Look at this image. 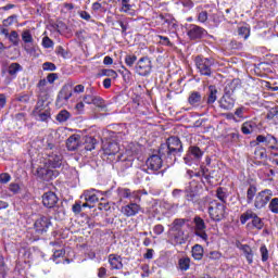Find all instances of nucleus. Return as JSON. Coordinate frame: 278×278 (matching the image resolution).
Returning <instances> with one entry per match:
<instances>
[{
  "instance_id": "12",
  "label": "nucleus",
  "mask_w": 278,
  "mask_h": 278,
  "mask_svg": "<svg viewBox=\"0 0 278 278\" xmlns=\"http://www.w3.org/2000/svg\"><path fill=\"white\" fill-rule=\"evenodd\" d=\"M58 201L59 199L55 192L48 191L42 194V204L45 205V207H55V205H58Z\"/></svg>"
},
{
  "instance_id": "43",
  "label": "nucleus",
  "mask_w": 278,
  "mask_h": 278,
  "mask_svg": "<svg viewBox=\"0 0 278 278\" xmlns=\"http://www.w3.org/2000/svg\"><path fill=\"white\" fill-rule=\"evenodd\" d=\"M118 194L121 199H130L131 190L130 189H118Z\"/></svg>"
},
{
  "instance_id": "15",
  "label": "nucleus",
  "mask_w": 278,
  "mask_h": 278,
  "mask_svg": "<svg viewBox=\"0 0 278 278\" xmlns=\"http://www.w3.org/2000/svg\"><path fill=\"white\" fill-rule=\"evenodd\" d=\"M142 207L138 203H129L122 207V214L127 217L136 216V214H139Z\"/></svg>"
},
{
  "instance_id": "29",
  "label": "nucleus",
  "mask_w": 278,
  "mask_h": 278,
  "mask_svg": "<svg viewBox=\"0 0 278 278\" xmlns=\"http://www.w3.org/2000/svg\"><path fill=\"white\" fill-rule=\"evenodd\" d=\"M255 216V213L251 210H248L245 213H243L240 216V223L241 225H247L248 220H251V218L253 219V217Z\"/></svg>"
},
{
  "instance_id": "50",
  "label": "nucleus",
  "mask_w": 278,
  "mask_h": 278,
  "mask_svg": "<svg viewBox=\"0 0 278 278\" xmlns=\"http://www.w3.org/2000/svg\"><path fill=\"white\" fill-rule=\"evenodd\" d=\"M42 46L45 49H51V47H53V40H51L49 37H43Z\"/></svg>"
},
{
  "instance_id": "44",
  "label": "nucleus",
  "mask_w": 278,
  "mask_h": 278,
  "mask_svg": "<svg viewBox=\"0 0 278 278\" xmlns=\"http://www.w3.org/2000/svg\"><path fill=\"white\" fill-rule=\"evenodd\" d=\"M22 40H23L25 43L34 42V37H31V33H29V30H25V31L22 34Z\"/></svg>"
},
{
  "instance_id": "32",
  "label": "nucleus",
  "mask_w": 278,
  "mask_h": 278,
  "mask_svg": "<svg viewBox=\"0 0 278 278\" xmlns=\"http://www.w3.org/2000/svg\"><path fill=\"white\" fill-rule=\"evenodd\" d=\"M241 131L245 136H249V134H253V123L252 122H245L241 126Z\"/></svg>"
},
{
  "instance_id": "14",
  "label": "nucleus",
  "mask_w": 278,
  "mask_h": 278,
  "mask_svg": "<svg viewBox=\"0 0 278 278\" xmlns=\"http://www.w3.org/2000/svg\"><path fill=\"white\" fill-rule=\"evenodd\" d=\"M81 147V136L72 135L66 140L67 151H77Z\"/></svg>"
},
{
  "instance_id": "8",
  "label": "nucleus",
  "mask_w": 278,
  "mask_h": 278,
  "mask_svg": "<svg viewBox=\"0 0 278 278\" xmlns=\"http://www.w3.org/2000/svg\"><path fill=\"white\" fill-rule=\"evenodd\" d=\"M203 157V151L198 146H190L186 156L184 157L185 164H192V160L199 162Z\"/></svg>"
},
{
  "instance_id": "26",
  "label": "nucleus",
  "mask_w": 278,
  "mask_h": 278,
  "mask_svg": "<svg viewBox=\"0 0 278 278\" xmlns=\"http://www.w3.org/2000/svg\"><path fill=\"white\" fill-rule=\"evenodd\" d=\"M92 104L96 105V108H99L102 112H105V109L108 108V105H105V100L98 96H93Z\"/></svg>"
},
{
  "instance_id": "31",
  "label": "nucleus",
  "mask_w": 278,
  "mask_h": 278,
  "mask_svg": "<svg viewBox=\"0 0 278 278\" xmlns=\"http://www.w3.org/2000/svg\"><path fill=\"white\" fill-rule=\"evenodd\" d=\"M137 61H138V56H136V54H127L125 56V64L129 68H132Z\"/></svg>"
},
{
  "instance_id": "35",
  "label": "nucleus",
  "mask_w": 278,
  "mask_h": 278,
  "mask_svg": "<svg viewBox=\"0 0 278 278\" xmlns=\"http://www.w3.org/2000/svg\"><path fill=\"white\" fill-rule=\"evenodd\" d=\"M18 71H23V66H21V64L18 63H12L10 66H9V75L11 76H14L16 75V73H18Z\"/></svg>"
},
{
  "instance_id": "58",
  "label": "nucleus",
  "mask_w": 278,
  "mask_h": 278,
  "mask_svg": "<svg viewBox=\"0 0 278 278\" xmlns=\"http://www.w3.org/2000/svg\"><path fill=\"white\" fill-rule=\"evenodd\" d=\"M10 179H11L10 174H7V173L0 174V184H8Z\"/></svg>"
},
{
  "instance_id": "46",
  "label": "nucleus",
  "mask_w": 278,
  "mask_h": 278,
  "mask_svg": "<svg viewBox=\"0 0 278 278\" xmlns=\"http://www.w3.org/2000/svg\"><path fill=\"white\" fill-rule=\"evenodd\" d=\"M211 18L215 25H219V23L223 21V15L216 12L211 15Z\"/></svg>"
},
{
  "instance_id": "42",
  "label": "nucleus",
  "mask_w": 278,
  "mask_h": 278,
  "mask_svg": "<svg viewBox=\"0 0 278 278\" xmlns=\"http://www.w3.org/2000/svg\"><path fill=\"white\" fill-rule=\"evenodd\" d=\"M260 253H261V257H262V262H268V249L266 248V245H262L260 248Z\"/></svg>"
},
{
  "instance_id": "64",
  "label": "nucleus",
  "mask_w": 278,
  "mask_h": 278,
  "mask_svg": "<svg viewBox=\"0 0 278 278\" xmlns=\"http://www.w3.org/2000/svg\"><path fill=\"white\" fill-rule=\"evenodd\" d=\"M64 250H55L53 253V260H58V257H62L64 255Z\"/></svg>"
},
{
  "instance_id": "5",
  "label": "nucleus",
  "mask_w": 278,
  "mask_h": 278,
  "mask_svg": "<svg viewBox=\"0 0 278 278\" xmlns=\"http://www.w3.org/2000/svg\"><path fill=\"white\" fill-rule=\"evenodd\" d=\"M194 63L200 75H204L205 77H212V66H214L213 59H207V58L198 55L194 59Z\"/></svg>"
},
{
  "instance_id": "52",
  "label": "nucleus",
  "mask_w": 278,
  "mask_h": 278,
  "mask_svg": "<svg viewBox=\"0 0 278 278\" xmlns=\"http://www.w3.org/2000/svg\"><path fill=\"white\" fill-rule=\"evenodd\" d=\"M131 10V4H129V0H122V12H128Z\"/></svg>"
},
{
  "instance_id": "27",
  "label": "nucleus",
  "mask_w": 278,
  "mask_h": 278,
  "mask_svg": "<svg viewBox=\"0 0 278 278\" xmlns=\"http://www.w3.org/2000/svg\"><path fill=\"white\" fill-rule=\"evenodd\" d=\"M93 191L94 190L92 189L84 192L85 201H87V203H97V201H99L97 194L92 193Z\"/></svg>"
},
{
  "instance_id": "28",
  "label": "nucleus",
  "mask_w": 278,
  "mask_h": 278,
  "mask_svg": "<svg viewBox=\"0 0 278 278\" xmlns=\"http://www.w3.org/2000/svg\"><path fill=\"white\" fill-rule=\"evenodd\" d=\"M238 34L239 36H241L242 39L248 40L249 36H251V27L241 26L238 28Z\"/></svg>"
},
{
  "instance_id": "2",
  "label": "nucleus",
  "mask_w": 278,
  "mask_h": 278,
  "mask_svg": "<svg viewBox=\"0 0 278 278\" xmlns=\"http://www.w3.org/2000/svg\"><path fill=\"white\" fill-rule=\"evenodd\" d=\"M39 161L40 164H43V167L37 169V175L43 177L49 173V169L47 168H60V166H62V153H60V150L54 144L48 143V147L46 148V156H42Z\"/></svg>"
},
{
  "instance_id": "18",
  "label": "nucleus",
  "mask_w": 278,
  "mask_h": 278,
  "mask_svg": "<svg viewBox=\"0 0 278 278\" xmlns=\"http://www.w3.org/2000/svg\"><path fill=\"white\" fill-rule=\"evenodd\" d=\"M186 223H188V219L186 218H176L172 223V226L169 228V232H179L184 231V227H186Z\"/></svg>"
},
{
  "instance_id": "19",
  "label": "nucleus",
  "mask_w": 278,
  "mask_h": 278,
  "mask_svg": "<svg viewBox=\"0 0 278 278\" xmlns=\"http://www.w3.org/2000/svg\"><path fill=\"white\" fill-rule=\"evenodd\" d=\"M71 97H73V91L68 89V87H63L61 89V91L59 92L58 99H56V103L60 104L63 101H68V99H71Z\"/></svg>"
},
{
  "instance_id": "23",
  "label": "nucleus",
  "mask_w": 278,
  "mask_h": 278,
  "mask_svg": "<svg viewBox=\"0 0 278 278\" xmlns=\"http://www.w3.org/2000/svg\"><path fill=\"white\" fill-rule=\"evenodd\" d=\"M37 121H40L41 123H49V118H51V112L49 110H39L37 112Z\"/></svg>"
},
{
  "instance_id": "63",
  "label": "nucleus",
  "mask_w": 278,
  "mask_h": 278,
  "mask_svg": "<svg viewBox=\"0 0 278 278\" xmlns=\"http://www.w3.org/2000/svg\"><path fill=\"white\" fill-rule=\"evenodd\" d=\"M55 79H58V74L52 73L47 76V80L49 84H54Z\"/></svg>"
},
{
  "instance_id": "11",
  "label": "nucleus",
  "mask_w": 278,
  "mask_h": 278,
  "mask_svg": "<svg viewBox=\"0 0 278 278\" xmlns=\"http://www.w3.org/2000/svg\"><path fill=\"white\" fill-rule=\"evenodd\" d=\"M187 35L190 40H201L203 36L207 35V30L198 25H190Z\"/></svg>"
},
{
  "instance_id": "1",
  "label": "nucleus",
  "mask_w": 278,
  "mask_h": 278,
  "mask_svg": "<svg viewBox=\"0 0 278 278\" xmlns=\"http://www.w3.org/2000/svg\"><path fill=\"white\" fill-rule=\"evenodd\" d=\"M168 166H173L177 162V157H181L184 153V144L179 137L172 136L167 138L165 143H162L157 151Z\"/></svg>"
},
{
  "instance_id": "37",
  "label": "nucleus",
  "mask_w": 278,
  "mask_h": 278,
  "mask_svg": "<svg viewBox=\"0 0 278 278\" xmlns=\"http://www.w3.org/2000/svg\"><path fill=\"white\" fill-rule=\"evenodd\" d=\"M37 88H39L41 94H43V97H47V79H40L38 85H37Z\"/></svg>"
},
{
  "instance_id": "49",
  "label": "nucleus",
  "mask_w": 278,
  "mask_h": 278,
  "mask_svg": "<svg viewBox=\"0 0 278 278\" xmlns=\"http://www.w3.org/2000/svg\"><path fill=\"white\" fill-rule=\"evenodd\" d=\"M275 116H278V106L270 109L269 112L267 113L268 121H273Z\"/></svg>"
},
{
  "instance_id": "4",
  "label": "nucleus",
  "mask_w": 278,
  "mask_h": 278,
  "mask_svg": "<svg viewBox=\"0 0 278 278\" xmlns=\"http://www.w3.org/2000/svg\"><path fill=\"white\" fill-rule=\"evenodd\" d=\"M208 215L214 223H220L227 218V206L215 200L208 206Z\"/></svg>"
},
{
  "instance_id": "56",
  "label": "nucleus",
  "mask_w": 278,
  "mask_h": 278,
  "mask_svg": "<svg viewBox=\"0 0 278 278\" xmlns=\"http://www.w3.org/2000/svg\"><path fill=\"white\" fill-rule=\"evenodd\" d=\"M45 97L47 96H42V98H39L37 102V110H42V108H45V103H47V98Z\"/></svg>"
},
{
  "instance_id": "54",
  "label": "nucleus",
  "mask_w": 278,
  "mask_h": 278,
  "mask_svg": "<svg viewBox=\"0 0 278 278\" xmlns=\"http://www.w3.org/2000/svg\"><path fill=\"white\" fill-rule=\"evenodd\" d=\"M159 38L161 45H165V47H173V43L170 42V39H168V37L159 36Z\"/></svg>"
},
{
  "instance_id": "36",
  "label": "nucleus",
  "mask_w": 278,
  "mask_h": 278,
  "mask_svg": "<svg viewBox=\"0 0 278 278\" xmlns=\"http://www.w3.org/2000/svg\"><path fill=\"white\" fill-rule=\"evenodd\" d=\"M178 266L180 270H188V268H190V258L188 257L180 258L178 262Z\"/></svg>"
},
{
  "instance_id": "16",
  "label": "nucleus",
  "mask_w": 278,
  "mask_h": 278,
  "mask_svg": "<svg viewBox=\"0 0 278 278\" xmlns=\"http://www.w3.org/2000/svg\"><path fill=\"white\" fill-rule=\"evenodd\" d=\"M218 89H216V86L211 85L208 86V91L206 93V103L207 105H214L216 103V100L218 99Z\"/></svg>"
},
{
  "instance_id": "53",
  "label": "nucleus",
  "mask_w": 278,
  "mask_h": 278,
  "mask_svg": "<svg viewBox=\"0 0 278 278\" xmlns=\"http://www.w3.org/2000/svg\"><path fill=\"white\" fill-rule=\"evenodd\" d=\"M15 101H18L20 103H27L29 101L28 94H18L15 97Z\"/></svg>"
},
{
  "instance_id": "40",
  "label": "nucleus",
  "mask_w": 278,
  "mask_h": 278,
  "mask_svg": "<svg viewBox=\"0 0 278 278\" xmlns=\"http://www.w3.org/2000/svg\"><path fill=\"white\" fill-rule=\"evenodd\" d=\"M217 194V199H219V201H222V203H227V193H225V191L223 190V188H217L216 191Z\"/></svg>"
},
{
  "instance_id": "61",
  "label": "nucleus",
  "mask_w": 278,
  "mask_h": 278,
  "mask_svg": "<svg viewBox=\"0 0 278 278\" xmlns=\"http://www.w3.org/2000/svg\"><path fill=\"white\" fill-rule=\"evenodd\" d=\"M94 100V96L85 94L83 98V101H85L88 105H92V102Z\"/></svg>"
},
{
  "instance_id": "38",
  "label": "nucleus",
  "mask_w": 278,
  "mask_h": 278,
  "mask_svg": "<svg viewBox=\"0 0 278 278\" xmlns=\"http://www.w3.org/2000/svg\"><path fill=\"white\" fill-rule=\"evenodd\" d=\"M268 208L270 212H273V214H278V198L270 200Z\"/></svg>"
},
{
  "instance_id": "9",
  "label": "nucleus",
  "mask_w": 278,
  "mask_h": 278,
  "mask_svg": "<svg viewBox=\"0 0 278 278\" xmlns=\"http://www.w3.org/2000/svg\"><path fill=\"white\" fill-rule=\"evenodd\" d=\"M265 143V147H269V149H277L276 144H277V138H275V136L273 135H267V136H263V135H258L256 137V141H252L251 142V147H257L260 143Z\"/></svg>"
},
{
  "instance_id": "51",
  "label": "nucleus",
  "mask_w": 278,
  "mask_h": 278,
  "mask_svg": "<svg viewBox=\"0 0 278 278\" xmlns=\"http://www.w3.org/2000/svg\"><path fill=\"white\" fill-rule=\"evenodd\" d=\"M244 112H247V109L244 106H240L236 110L235 116L238 118H244Z\"/></svg>"
},
{
  "instance_id": "48",
  "label": "nucleus",
  "mask_w": 278,
  "mask_h": 278,
  "mask_svg": "<svg viewBox=\"0 0 278 278\" xmlns=\"http://www.w3.org/2000/svg\"><path fill=\"white\" fill-rule=\"evenodd\" d=\"M15 21H16V15H11L7 20L3 21V26L10 27V25H14Z\"/></svg>"
},
{
  "instance_id": "3",
  "label": "nucleus",
  "mask_w": 278,
  "mask_h": 278,
  "mask_svg": "<svg viewBox=\"0 0 278 278\" xmlns=\"http://www.w3.org/2000/svg\"><path fill=\"white\" fill-rule=\"evenodd\" d=\"M270 199H273V191L269 189L257 193V187L251 185L247 190V203L251 204L254 200V207L256 210H262L265 205H268Z\"/></svg>"
},
{
  "instance_id": "34",
  "label": "nucleus",
  "mask_w": 278,
  "mask_h": 278,
  "mask_svg": "<svg viewBox=\"0 0 278 278\" xmlns=\"http://www.w3.org/2000/svg\"><path fill=\"white\" fill-rule=\"evenodd\" d=\"M252 225L253 227H255V229L264 228V222L262 220V218H260V216H257V214H254V216L252 217Z\"/></svg>"
},
{
  "instance_id": "30",
  "label": "nucleus",
  "mask_w": 278,
  "mask_h": 278,
  "mask_svg": "<svg viewBox=\"0 0 278 278\" xmlns=\"http://www.w3.org/2000/svg\"><path fill=\"white\" fill-rule=\"evenodd\" d=\"M68 118H71V113L66 110L60 111L59 114L56 115V121L59 123H66Z\"/></svg>"
},
{
  "instance_id": "62",
  "label": "nucleus",
  "mask_w": 278,
  "mask_h": 278,
  "mask_svg": "<svg viewBox=\"0 0 278 278\" xmlns=\"http://www.w3.org/2000/svg\"><path fill=\"white\" fill-rule=\"evenodd\" d=\"M241 251H243L244 255H249V254L253 253V250L248 244L241 245Z\"/></svg>"
},
{
  "instance_id": "60",
  "label": "nucleus",
  "mask_w": 278,
  "mask_h": 278,
  "mask_svg": "<svg viewBox=\"0 0 278 278\" xmlns=\"http://www.w3.org/2000/svg\"><path fill=\"white\" fill-rule=\"evenodd\" d=\"M56 53L58 55H61V58H67L68 55V52H66V50H64V48L61 46L56 48Z\"/></svg>"
},
{
  "instance_id": "55",
  "label": "nucleus",
  "mask_w": 278,
  "mask_h": 278,
  "mask_svg": "<svg viewBox=\"0 0 278 278\" xmlns=\"http://www.w3.org/2000/svg\"><path fill=\"white\" fill-rule=\"evenodd\" d=\"M42 68L43 71H55V64L51 63V62H46L42 64Z\"/></svg>"
},
{
  "instance_id": "45",
  "label": "nucleus",
  "mask_w": 278,
  "mask_h": 278,
  "mask_svg": "<svg viewBox=\"0 0 278 278\" xmlns=\"http://www.w3.org/2000/svg\"><path fill=\"white\" fill-rule=\"evenodd\" d=\"M9 39L13 45L17 46L18 45V33H16V30L11 31V34L9 35Z\"/></svg>"
},
{
  "instance_id": "22",
  "label": "nucleus",
  "mask_w": 278,
  "mask_h": 278,
  "mask_svg": "<svg viewBox=\"0 0 278 278\" xmlns=\"http://www.w3.org/2000/svg\"><path fill=\"white\" fill-rule=\"evenodd\" d=\"M49 218L46 216H41L37 220V231H47V229H49Z\"/></svg>"
},
{
  "instance_id": "7",
  "label": "nucleus",
  "mask_w": 278,
  "mask_h": 278,
  "mask_svg": "<svg viewBox=\"0 0 278 278\" xmlns=\"http://www.w3.org/2000/svg\"><path fill=\"white\" fill-rule=\"evenodd\" d=\"M135 71L137 75H140L141 77H147V75L151 73V60L148 56L141 58L137 62Z\"/></svg>"
},
{
  "instance_id": "21",
  "label": "nucleus",
  "mask_w": 278,
  "mask_h": 278,
  "mask_svg": "<svg viewBox=\"0 0 278 278\" xmlns=\"http://www.w3.org/2000/svg\"><path fill=\"white\" fill-rule=\"evenodd\" d=\"M172 233L174 244H185L186 243V233L184 231L169 232Z\"/></svg>"
},
{
  "instance_id": "41",
  "label": "nucleus",
  "mask_w": 278,
  "mask_h": 278,
  "mask_svg": "<svg viewBox=\"0 0 278 278\" xmlns=\"http://www.w3.org/2000/svg\"><path fill=\"white\" fill-rule=\"evenodd\" d=\"M226 140H228V142H238V140H240V134H238V131L230 132L226 136Z\"/></svg>"
},
{
  "instance_id": "10",
  "label": "nucleus",
  "mask_w": 278,
  "mask_h": 278,
  "mask_svg": "<svg viewBox=\"0 0 278 278\" xmlns=\"http://www.w3.org/2000/svg\"><path fill=\"white\" fill-rule=\"evenodd\" d=\"M166 162L161 154H152L146 162V166L149 170L157 172L162 168V163Z\"/></svg>"
},
{
  "instance_id": "24",
  "label": "nucleus",
  "mask_w": 278,
  "mask_h": 278,
  "mask_svg": "<svg viewBox=\"0 0 278 278\" xmlns=\"http://www.w3.org/2000/svg\"><path fill=\"white\" fill-rule=\"evenodd\" d=\"M97 147V139L93 137H85V150L86 151H94Z\"/></svg>"
},
{
  "instance_id": "39",
  "label": "nucleus",
  "mask_w": 278,
  "mask_h": 278,
  "mask_svg": "<svg viewBox=\"0 0 278 278\" xmlns=\"http://www.w3.org/2000/svg\"><path fill=\"white\" fill-rule=\"evenodd\" d=\"M101 75L103 77H112L113 79H116V77H118V74L114 70H102Z\"/></svg>"
},
{
  "instance_id": "6",
  "label": "nucleus",
  "mask_w": 278,
  "mask_h": 278,
  "mask_svg": "<svg viewBox=\"0 0 278 278\" xmlns=\"http://www.w3.org/2000/svg\"><path fill=\"white\" fill-rule=\"evenodd\" d=\"M194 223V235L198 236V238H201V240H204V242H207V225H205V220L201 218L200 216H195L193 218Z\"/></svg>"
},
{
  "instance_id": "33",
  "label": "nucleus",
  "mask_w": 278,
  "mask_h": 278,
  "mask_svg": "<svg viewBox=\"0 0 278 278\" xmlns=\"http://www.w3.org/2000/svg\"><path fill=\"white\" fill-rule=\"evenodd\" d=\"M254 156L256 160H266V149L262 147H257L254 151Z\"/></svg>"
},
{
  "instance_id": "57",
  "label": "nucleus",
  "mask_w": 278,
  "mask_h": 278,
  "mask_svg": "<svg viewBox=\"0 0 278 278\" xmlns=\"http://www.w3.org/2000/svg\"><path fill=\"white\" fill-rule=\"evenodd\" d=\"M72 211L74 212V214H81V202H76L73 205Z\"/></svg>"
},
{
  "instance_id": "20",
  "label": "nucleus",
  "mask_w": 278,
  "mask_h": 278,
  "mask_svg": "<svg viewBox=\"0 0 278 278\" xmlns=\"http://www.w3.org/2000/svg\"><path fill=\"white\" fill-rule=\"evenodd\" d=\"M201 99H203L201 92L192 91L188 98V103L193 108H198V105H201Z\"/></svg>"
},
{
  "instance_id": "25",
  "label": "nucleus",
  "mask_w": 278,
  "mask_h": 278,
  "mask_svg": "<svg viewBox=\"0 0 278 278\" xmlns=\"http://www.w3.org/2000/svg\"><path fill=\"white\" fill-rule=\"evenodd\" d=\"M192 257H194L195 260H203V247L200 244H195L192 248Z\"/></svg>"
},
{
  "instance_id": "59",
  "label": "nucleus",
  "mask_w": 278,
  "mask_h": 278,
  "mask_svg": "<svg viewBox=\"0 0 278 278\" xmlns=\"http://www.w3.org/2000/svg\"><path fill=\"white\" fill-rule=\"evenodd\" d=\"M153 231L156 236H161V233H164V226L159 224L154 226Z\"/></svg>"
},
{
  "instance_id": "17",
  "label": "nucleus",
  "mask_w": 278,
  "mask_h": 278,
  "mask_svg": "<svg viewBox=\"0 0 278 278\" xmlns=\"http://www.w3.org/2000/svg\"><path fill=\"white\" fill-rule=\"evenodd\" d=\"M109 264L111 266V270H121V268H123V261L121 256L116 254L109 255Z\"/></svg>"
},
{
  "instance_id": "47",
  "label": "nucleus",
  "mask_w": 278,
  "mask_h": 278,
  "mask_svg": "<svg viewBox=\"0 0 278 278\" xmlns=\"http://www.w3.org/2000/svg\"><path fill=\"white\" fill-rule=\"evenodd\" d=\"M208 18L207 11H202L198 14L199 23H206Z\"/></svg>"
},
{
  "instance_id": "13",
  "label": "nucleus",
  "mask_w": 278,
  "mask_h": 278,
  "mask_svg": "<svg viewBox=\"0 0 278 278\" xmlns=\"http://www.w3.org/2000/svg\"><path fill=\"white\" fill-rule=\"evenodd\" d=\"M236 105V99L230 93H225L219 100V108L222 110H233Z\"/></svg>"
}]
</instances>
